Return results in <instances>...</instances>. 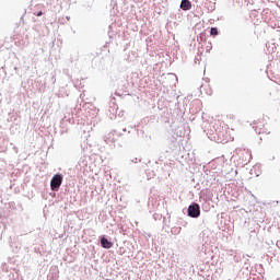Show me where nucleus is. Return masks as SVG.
I'll use <instances>...</instances> for the list:
<instances>
[{
	"label": "nucleus",
	"instance_id": "obj_1",
	"mask_svg": "<svg viewBox=\"0 0 280 280\" xmlns=\"http://www.w3.org/2000/svg\"><path fill=\"white\" fill-rule=\"evenodd\" d=\"M60 185H62V175L56 174L50 180V188L52 191H58Z\"/></svg>",
	"mask_w": 280,
	"mask_h": 280
},
{
	"label": "nucleus",
	"instance_id": "obj_2",
	"mask_svg": "<svg viewBox=\"0 0 280 280\" xmlns=\"http://www.w3.org/2000/svg\"><path fill=\"white\" fill-rule=\"evenodd\" d=\"M188 215L190 218H200V206L198 203H192L188 207Z\"/></svg>",
	"mask_w": 280,
	"mask_h": 280
},
{
	"label": "nucleus",
	"instance_id": "obj_3",
	"mask_svg": "<svg viewBox=\"0 0 280 280\" xmlns=\"http://www.w3.org/2000/svg\"><path fill=\"white\" fill-rule=\"evenodd\" d=\"M101 244H102L103 248H107V249L113 248V242H109V240L106 237L101 238Z\"/></svg>",
	"mask_w": 280,
	"mask_h": 280
},
{
	"label": "nucleus",
	"instance_id": "obj_4",
	"mask_svg": "<svg viewBox=\"0 0 280 280\" xmlns=\"http://www.w3.org/2000/svg\"><path fill=\"white\" fill-rule=\"evenodd\" d=\"M180 8L185 11L189 10L191 8V1L189 0H182Z\"/></svg>",
	"mask_w": 280,
	"mask_h": 280
},
{
	"label": "nucleus",
	"instance_id": "obj_5",
	"mask_svg": "<svg viewBox=\"0 0 280 280\" xmlns=\"http://www.w3.org/2000/svg\"><path fill=\"white\" fill-rule=\"evenodd\" d=\"M210 34H211V36H218V28L212 27V28L210 30Z\"/></svg>",
	"mask_w": 280,
	"mask_h": 280
},
{
	"label": "nucleus",
	"instance_id": "obj_6",
	"mask_svg": "<svg viewBox=\"0 0 280 280\" xmlns=\"http://www.w3.org/2000/svg\"><path fill=\"white\" fill-rule=\"evenodd\" d=\"M36 16H43V12L39 11V12L36 14Z\"/></svg>",
	"mask_w": 280,
	"mask_h": 280
}]
</instances>
